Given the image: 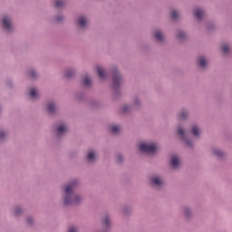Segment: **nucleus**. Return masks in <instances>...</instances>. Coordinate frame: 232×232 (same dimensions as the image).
Masks as SVG:
<instances>
[{
    "label": "nucleus",
    "instance_id": "f257e3e1",
    "mask_svg": "<svg viewBox=\"0 0 232 232\" xmlns=\"http://www.w3.org/2000/svg\"><path fill=\"white\" fill-rule=\"evenodd\" d=\"M77 186L76 181H72L71 184L67 185L64 193H65V198H64V204H79V200H81V198L79 196H76L73 200H72V194L73 193V188Z\"/></svg>",
    "mask_w": 232,
    "mask_h": 232
},
{
    "label": "nucleus",
    "instance_id": "f03ea898",
    "mask_svg": "<svg viewBox=\"0 0 232 232\" xmlns=\"http://www.w3.org/2000/svg\"><path fill=\"white\" fill-rule=\"evenodd\" d=\"M140 150L143 153L153 154V153H155V151H157V144H155V143H151V144L141 143L140 145Z\"/></svg>",
    "mask_w": 232,
    "mask_h": 232
},
{
    "label": "nucleus",
    "instance_id": "7ed1b4c3",
    "mask_svg": "<svg viewBox=\"0 0 232 232\" xmlns=\"http://www.w3.org/2000/svg\"><path fill=\"white\" fill-rule=\"evenodd\" d=\"M3 26L7 32L12 30V22L10 21V17L5 16L3 19Z\"/></svg>",
    "mask_w": 232,
    "mask_h": 232
},
{
    "label": "nucleus",
    "instance_id": "20e7f679",
    "mask_svg": "<svg viewBox=\"0 0 232 232\" xmlns=\"http://www.w3.org/2000/svg\"><path fill=\"white\" fill-rule=\"evenodd\" d=\"M121 81V74L117 72V70L113 72V84L114 86H119L120 82Z\"/></svg>",
    "mask_w": 232,
    "mask_h": 232
},
{
    "label": "nucleus",
    "instance_id": "39448f33",
    "mask_svg": "<svg viewBox=\"0 0 232 232\" xmlns=\"http://www.w3.org/2000/svg\"><path fill=\"white\" fill-rule=\"evenodd\" d=\"M171 166H172V168H179V166H180V160L179 159V157L172 156Z\"/></svg>",
    "mask_w": 232,
    "mask_h": 232
},
{
    "label": "nucleus",
    "instance_id": "423d86ee",
    "mask_svg": "<svg viewBox=\"0 0 232 232\" xmlns=\"http://www.w3.org/2000/svg\"><path fill=\"white\" fill-rule=\"evenodd\" d=\"M88 24V21L86 20V18L84 16H81L78 19V24L82 27L84 28V26H86V24Z\"/></svg>",
    "mask_w": 232,
    "mask_h": 232
},
{
    "label": "nucleus",
    "instance_id": "0eeeda50",
    "mask_svg": "<svg viewBox=\"0 0 232 232\" xmlns=\"http://www.w3.org/2000/svg\"><path fill=\"white\" fill-rule=\"evenodd\" d=\"M151 182L154 184V186H162V179H160L159 177L152 178Z\"/></svg>",
    "mask_w": 232,
    "mask_h": 232
},
{
    "label": "nucleus",
    "instance_id": "6e6552de",
    "mask_svg": "<svg viewBox=\"0 0 232 232\" xmlns=\"http://www.w3.org/2000/svg\"><path fill=\"white\" fill-rule=\"evenodd\" d=\"M194 14L197 19H202L204 17V11L202 9H196Z\"/></svg>",
    "mask_w": 232,
    "mask_h": 232
},
{
    "label": "nucleus",
    "instance_id": "1a4fd4ad",
    "mask_svg": "<svg viewBox=\"0 0 232 232\" xmlns=\"http://www.w3.org/2000/svg\"><path fill=\"white\" fill-rule=\"evenodd\" d=\"M198 65L201 68H206V66H208V62H206V58L200 57L199 60H198Z\"/></svg>",
    "mask_w": 232,
    "mask_h": 232
},
{
    "label": "nucleus",
    "instance_id": "9d476101",
    "mask_svg": "<svg viewBox=\"0 0 232 232\" xmlns=\"http://www.w3.org/2000/svg\"><path fill=\"white\" fill-rule=\"evenodd\" d=\"M154 35L157 41H162L164 39V34L160 31H156Z\"/></svg>",
    "mask_w": 232,
    "mask_h": 232
},
{
    "label": "nucleus",
    "instance_id": "9b49d317",
    "mask_svg": "<svg viewBox=\"0 0 232 232\" xmlns=\"http://www.w3.org/2000/svg\"><path fill=\"white\" fill-rule=\"evenodd\" d=\"M192 135H194V137H198V135H200V129H198L197 126H193Z\"/></svg>",
    "mask_w": 232,
    "mask_h": 232
},
{
    "label": "nucleus",
    "instance_id": "f8f14e48",
    "mask_svg": "<svg viewBox=\"0 0 232 232\" xmlns=\"http://www.w3.org/2000/svg\"><path fill=\"white\" fill-rule=\"evenodd\" d=\"M98 75L101 77V79H104L106 77V73L104 72V70L102 68L98 67L97 68Z\"/></svg>",
    "mask_w": 232,
    "mask_h": 232
},
{
    "label": "nucleus",
    "instance_id": "ddd939ff",
    "mask_svg": "<svg viewBox=\"0 0 232 232\" xmlns=\"http://www.w3.org/2000/svg\"><path fill=\"white\" fill-rule=\"evenodd\" d=\"M111 133H119L121 131V126L119 125H112L111 128Z\"/></svg>",
    "mask_w": 232,
    "mask_h": 232
},
{
    "label": "nucleus",
    "instance_id": "4468645a",
    "mask_svg": "<svg viewBox=\"0 0 232 232\" xmlns=\"http://www.w3.org/2000/svg\"><path fill=\"white\" fill-rule=\"evenodd\" d=\"M66 131H68V127H64L63 125L58 127V133H66Z\"/></svg>",
    "mask_w": 232,
    "mask_h": 232
},
{
    "label": "nucleus",
    "instance_id": "2eb2a0df",
    "mask_svg": "<svg viewBox=\"0 0 232 232\" xmlns=\"http://www.w3.org/2000/svg\"><path fill=\"white\" fill-rule=\"evenodd\" d=\"M38 93H37V90H35V88L31 89L30 91V96L33 99H35L37 97Z\"/></svg>",
    "mask_w": 232,
    "mask_h": 232
},
{
    "label": "nucleus",
    "instance_id": "dca6fc26",
    "mask_svg": "<svg viewBox=\"0 0 232 232\" xmlns=\"http://www.w3.org/2000/svg\"><path fill=\"white\" fill-rule=\"evenodd\" d=\"M48 111H49V113H53V111H55V104L49 103V105H48Z\"/></svg>",
    "mask_w": 232,
    "mask_h": 232
},
{
    "label": "nucleus",
    "instance_id": "f3484780",
    "mask_svg": "<svg viewBox=\"0 0 232 232\" xmlns=\"http://www.w3.org/2000/svg\"><path fill=\"white\" fill-rule=\"evenodd\" d=\"M87 158L88 160H95V153L93 151H89Z\"/></svg>",
    "mask_w": 232,
    "mask_h": 232
},
{
    "label": "nucleus",
    "instance_id": "a211bd4d",
    "mask_svg": "<svg viewBox=\"0 0 232 232\" xmlns=\"http://www.w3.org/2000/svg\"><path fill=\"white\" fill-rule=\"evenodd\" d=\"M231 50V48L229 47V45L227 44H224L222 46V51L224 52V53H229V51Z\"/></svg>",
    "mask_w": 232,
    "mask_h": 232
},
{
    "label": "nucleus",
    "instance_id": "6ab92c4d",
    "mask_svg": "<svg viewBox=\"0 0 232 232\" xmlns=\"http://www.w3.org/2000/svg\"><path fill=\"white\" fill-rule=\"evenodd\" d=\"M63 5H64V1L63 0H56L55 2L56 8H61V6H63Z\"/></svg>",
    "mask_w": 232,
    "mask_h": 232
},
{
    "label": "nucleus",
    "instance_id": "aec40b11",
    "mask_svg": "<svg viewBox=\"0 0 232 232\" xmlns=\"http://www.w3.org/2000/svg\"><path fill=\"white\" fill-rule=\"evenodd\" d=\"M214 155H216V157H222L224 155V152H222V150H215Z\"/></svg>",
    "mask_w": 232,
    "mask_h": 232
},
{
    "label": "nucleus",
    "instance_id": "412c9836",
    "mask_svg": "<svg viewBox=\"0 0 232 232\" xmlns=\"http://www.w3.org/2000/svg\"><path fill=\"white\" fill-rule=\"evenodd\" d=\"M102 224H104L105 226H110V218H108V216H106V217L102 219Z\"/></svg>",
    "mask_w": 232,
    "mask_h": 232
},
{
    "label": "nucleus",
    "instance_id": "4be33fe9",
    "mask_svg": "<svg viewBox=\"0 0 232 232\" xmlns=\"http://www.w3.org/2000/svg\"><path fill=\"white\" fill-rule=\"evenodd\" d=\"M178 133L180 135L181 139H184V130L182 128H179Z\"/></svg>",
    "mask_w": 232,
    "mask_h": 232
},
{
    "label": "nucleus",
    "instance_id": "5701e85b",
    "mask_svg": "<svg viewBox=\"0 0 232 232\" xmlns=\"http://www.w3.org/2000/svg\"><path fill=\"white\" fill-rule=\"evenodd\" d=\"M171 17H172V19H177L179 17V12L172 11Z\"/></svg>",
    "mask_w": 232,
    "mask_h": 232
},
{
    "label": "nucleus",
    "instance_id": "b1692460",
    "mask_svg": "<svg viewBox=\"0 0 232 232\" xmlns=\"http://www.w3.org/2000/svg\"><path fill=\"white\" fill-rule=\"evenodd\" d=\"M91 81L90 78L85 77L83 80V84H85V86H90Z\"/></svg>",
    "mask_w": 232,
    "mask_h": 232
},
{
    "label": "nucleus",
    "instance_id": "393cba45",
    "mask_svg": "<svg viewBox=\"0 0 232 232\" xmlns=\"http://www.w3.org/2000/svg\"><path fill=\"white\" fill-rule=\"evenodd\" d=\"M188 117V112L181 111L179 114V119H186Z\"/></svg>",
    "mask_w": 232,
    "mask_h": 232
},
{
    "label": "nucleus",
    "instance_id": "a878e982",
    "mask_svg": "<svg viewBox=\"0 0 232 232\" xmlns=\"http://www.w3.org/2000/svg\"><path fill=\"white\" fill-rule=\"evenodd\" d=\"M184 37H186V34L179 32L178 34V39H184Z\"/></svg>",
    "mask_w": 232,
    "mask_h": 232
},
{
    "label": "nucleus",
    "instance_id": "bb28decb",
    "mask_svg": "<svg viewBox=\"0 0 232 232\" xmlns=\"http://www.w3.org/2000/svg\"><path fill=\"white\" fill-rule=\"evenodd\" d=\"M69 232H77V227H70Z\"/></svg>",
    "mask_w": 232,
    "mask_h": 232
},
{
    "label": "nucleus",
    "instance_id": "cd10ccee",
    "mask_svg": "<svg viewBox=\"0 0 232 232\" xmlns=\"http://www.w3.org/2000/svg\"><path fill=\"white\" fill-rule=\"evenodd\" d=\"M21 212V208H16L15 210H14V215H19V213Z\"/></svg>",
    "mask_w": 232,
    "mask_h": 232
},
{
    "label": "nucleus",
    "instance_id": "c85d7f7f",
    "mask_svg": "<svg viewBox=\"0 0 232 232\" xmlns=\"http://www.w3.org/2000/svg\"><path fill=\"white\" fill-rule=\"evenodd\" d=\"M5 135H6V133L5 131H1L0 132V139H4Z\"/></svg>",
    "mask_w": 232,
    "mask_h": 232
},
{
    "label": "nucleus",
    "instance_id": "c756f323",
    "mask_svg": "<svg viewBox=\"0 0 232 232\" xmlns=\"http://www.w3.org/2000/svg\"><path fill=\"white\" fill-rule=\"evenodd\" d=\"M27 222H28V224H32V222H34V219H32L31 218H29L27 219Z\"/></svg>",
    "mask_w": 232,
    "mask_h": 232
},
{
    "label": "nucleus",
    "instance_id": "7c9ffc66",
    "mask_svg": "<svg viewBox=\"0 0 232 232\" xmlns=\"http://www.w3.org/2000/svg\"><path fill=\"white\" fill-rule=\"evenodd\" d=\"M31 77H35V72H31Z\"/></svg>",
    "mask_w": 232,
    "mask_h": 232
},
{
    "label": "nucleus",
    "instance_id": "2f4dec72",
    "mask_svg": "<svg viewBox=\"0 0 232 232\" xmlns=\"http://www.w3.org/2000/svg\"><path fill=\"white\" fill-rule=\"evenodd\" d=\"M123 111H128V107H124Z\"/></svg>",
    "mask_w": 232,
    "mask_h": 232
},
{
    "label": "nucleus",
    "instance_id": "473e14b6",
    "mask_svg": "<svg viewBox=\"0 0 232 232\" xmlns=\"http://www.w3.org/2000/svg\"><path fill=\"white\" fill-rule=\"evenodd\" d=\"M65 76L68 78L72 77V75H70L69 73H66Z\"/></svg>",
    "mask_w": 232,
    "mask_h": 232
},
{
    "label": "nucleus",
    "instance_id": "72a5a7b5",
    "mask_svg": "<svg viewBox=\"0 0 232 232\" xmlns=\"http://www.w3.org/2000/svg\"><path fill=\"white\" fill-rule=\"evenodd\" d=\"M186 144H188V146H191V143H189L188 140H186Z\"/></svg>",
    "mask_w": 232,
    "mask_h": 232
},
{
    "label": "nucleus",
    "instance_id": "f704fd0d",
    "mask_svg": "<svg viewBox=\"0 0 232 232\" xmlns=\"http://www.w3.org/2000/svg\"><path fill=\"white\" fill-rule=\"evenodd\" d=\"M119 160H121V157L119 158Z\"/></svg>",
    "mask_w": 232,
    "mask_h": 232
}]
</instances>
